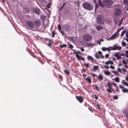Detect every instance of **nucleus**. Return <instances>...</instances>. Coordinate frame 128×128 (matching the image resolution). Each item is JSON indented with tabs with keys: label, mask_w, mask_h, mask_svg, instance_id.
Listing matches in <instances>:
<instances>
[{
	"label": "nucleus",
	"mask_w": 128,
	"mask_h": 128,
	"mask_svg": "<svg viewBox=\"0 0 128 128\" xmlns=\"http://www.w3.org/2000/svg\"><path fill=\"white\" fill-rule=\"evenodd\" d=\"M94 98H95V99L96 100L98 99V97L97 96L96 94H94Z\"/></svg>",
	"instance_id": "obj_47"
},
{
	"label": "nucleus",
	"mask_w": 128,
	"mask_h": 128,
	"mask_svg": "<svg viewBox=\"0 0 128 128\" xmlns=\"http://www.w3.org/2000/svg\"><path fill=\"white\" fill-rule=\"evenodd\" d=\"M94 44L93 43H87L86 46L87 47H90L91 46H94Z\"/></svg>",
	"instance_id": "obj_18"
},
{
	"label": "nucleus",
	"mask_w": 128,
	"mask_h": 128,
	"mask_svg": "<svg viewBox=\"0 0 128 128\" xmlns=\"http://www.w3.org/2000/svg\"><path fill=\"white\" fill-rule=\"evenodd\" d=\"M98 4H96V6H95V11H96V8H98Z\"/></svg>",
	"instance_id": "obj_38"
},
{
	"label": "nucleus",
	"mask_w": 128,
	"mask_h": 128,
	"mask_svg": "<svg viewBox=\"0 0 128 128\" xmlns=\"http://www.w3.org/2000/svg\"><path fill=\"white\" fill-rule=\"evenodd\" d=\"M109 55L108 54H106L105 56V57L106 58H108L109 57Z\"/></svg>",
	"instance_id": "obj_50"
},
{
	"label": "nucleus",
	"mask_w": 128,
	"mask_h": 128,
	"mask_svg": "<svg viewBox=\"0 0 128 128\" xmlns=\"http://www.w3.org/2000/svg\"><path fill=\"white\" fill-rule=\"evenodd\" d=\"M92 36L89 34L84 35L82 36V39L84 41H90L92 40Z\"/></svg>",
	"instance_id": "obj_5"
},
{
	"label": "nucleus",
	"mask_w": 128,
	"mask_h": 128,
	"mask_svg": "<svg viewBox=\"0 0 128 128\" xmlns=\"http://www.w3.org/2000/svg\"><path fill=\"white\" fill-rule=\"evenodd\" d=\"M98 2L101 6H104L107 8H110L111 5L113 4V2L111 0H103L102 4L100 0H98Z\"/></svg>",
	"instance_id": "obj_1"
},
{
	"label": "nucleus",
	"mask_w": 128,
	"mask_h": 128,
	"mask_svg": "<svg viewBox=\"0 0 128 128\" xmlns=\"http://www.w3.org/2000/svg\"><path fill=\"white\" fill-rule=\"evenodd\" d=\"M58 30L60 31H61V26L60 25H58Z\"/></svg>",
	"instance_id": "obj_30"
},
{
	"label": "nucleus",
	"mask_w": 128,
	"mask_h": 128,
	"mask_svg": "<svg viewBox=\"0 0 128 128\" xmlns=\"http://www.w3.org/2000/svg\"><path fill=\"white\" fill-rule=\"evenodd\" d=\"M96 77L98 78L100 80H102L103 79V76L100 75V74L98 76H96Z\"/></svg>",
	"instance_id": "obj_21"
},
{
	"label": "nucleus",
	"mask_w": 128,
	"mask_h": 128,
	"mask_svg": "<svg viewBox=\"0 0 128 128\" xmlns=\"http://www.w3.org/2000/svg\"><path fill=\"white\" fill-rule=\"evenodd\" d=\"M104 73L106 75H109L110 74V72L109 71H104Z\"/></svg>",
	"instance_id": "obj_24"
},
{
	"label": "nucleus",
	"mask_w": 128,
	"mask_h": 128,
	"mask_svg": "<svg viewBox=\"0 0 128 128\" xmlns=\"http://www.w3.org/2000/svg\"><path fill=\"white\" fill-rule=\"evenodd\" d=\"M111 89H108V88H107L106 89L107 91L108 92H109L110 93H111L112 92V91H111Z\"/></svg>",
	"instance_id": "obj_37"
},
{
	"label": "nucleus",
	"mask_w": 128,
	"mask_h": 128,
	"mask_svg": "<svg viewBox=\"0 0 128 128\" xmlns=\"http://www.w3.org/2000/svg\"><path fill=\"white\" fill-rule=\"evenodd\" d=\"M76 97L77 99L80 102L82 103L83 101V99L82 97L76 96Z\"/></svg>",
	"instance_id": "obj_12"
},
{
	"label": "nucleus",
	"mask_w": 128,
	"mask_h": 128,
	"mask_svg": "<svg viewBox=\"0 0 128 128\" xmlns=\"http://www.w3.org/2000/svg\"><path fill=\"white\" fill-rule=\"evenodd\" d=\"M114 63L111 60H108L105 63V64L106 65H109L110 64H113Z\"/></svg>",
	"instance_id": "obj_15"
},
{
	"label": "nucleus",
	"mask_w": 128,
	"mask_h": 128,
	"mask_svg": "<svg viewBox=\"0 0 128 128\" xmlns=\"http://www.w3.org/2000/svg\"><path fill=\"white\" fill-rule=\"evenodd\" d=\"M122 62L124 64H126L127 63V62H126V61L124 60H122Z\"/></svg>",
	"instance_id": "obj_34"
},
{
	"label": "nucleus",
	"mask_w": 128,
	"mask_h": 128,
	"mask_svg": "<svg viewBox=\"0 0 128 128\" xmlns=\"http://www.w3.org/2000/svg\"><path fill=\"white\" fill-rule=\"evenodd\" d=\"M112 84H114V85L116 87L117 86V85L116 84L114 83V82H112Z\"/></svg>",
	"instance_id": "obj_51"
},
{
	"label": "nucleus",
	"mask_w": 128,
	"mask_h": 128,
	"mask_svg": "<svg viewBox=\"0 0 128 128\" xmlns=\"http://www.w3.org/2000/svg\"><path fill=\"white\" fill-rule=\"evenodd\" d=\"M85 79L90 84L91 83V78L90 76H88L87 78H85Z\"/></svg>",
	"instance_id": "obj_14"
},
{
	"label": "nucleus",
	"mask_w": 128,
	"mask_h": 128,
	"mask_svg": "<svg viewBox=\"0 0 128 128\" xmlns=\"http://www.w3.org/2000/svg\"><path fill=\"white\" fill-rule=\"evenodd\" d=\"M122 49V47L118 46L116 44L112 46V50H120Z\"/></svg>",
	"instance_id": "obj_9"
},
{
	"label": "nucleus",
	"mask_w": 128,
	"mask_h": 128,
	"mask_svg": "<svg viewBox=\"0 0 128 128\" xmlns=\"http://www.w3.org/2000/svg\"><path fill=\"white\" fill-rule=\"evenodd\" d=\"M124 54H123V53H122L121 54H120V56H123L124 55Z\"/></svg>",
	"instance_id": "obj_63"
},
{
	"label": "nucleus",
	"mask_w": 128,
	"mask_h": 128,
	"mask_svg": "<svg viewBox=\"0 0 128 128\" xmlns=\"http://www.w3.org/2000/svg\"><path fill=\"white\" fill-rule=\"evenodd\" d=\"M88 59V60L91 59L92 60H94V58L91 56H88L87 57Z\"/></svg>",
	"instance_id": "obj_28"
},
{
	"label": "nucleus",
	"mask_w": 128,
	"mask_h": 128,
	"mask_svg": "<svg viewBox=\"0 0 128 128\" xmlns=\"http://www.w3.org/2000/svg\"><path fill=\"white\" fill-rule=\"evenodd\" d=\"M69 38L70 40H71L73 41V38L72 37H69Z\"/></svg>",
	"instance_id": "obj_45"
},
{
	"label": "nucleus",
	"mask_w": 128,
	"mask_h": 128,
	"mask_svg": "<svg viewBox=\"0 0 128 128\" xmlns=\"http://www.w3.org/2000/svg\"><path fill=\"white\" fill-rule=\"evenodd\" d=\"M60 48H66V44H64L62 45H60Z\"/></svg>",
	"instance_id": "obj_27"
},
{
	"label": "nucleus",
	"mask_w": 128,
	"mask_h": 128,
	"mask_svg": "<svg viewBox=\"0 0 128 128\" xmlns=\"http://www.w3.org/2000/svg\"><path fill=\"white\" fill-rule=\"evenodd\" d=\"M96 28L98 30H102L103 28L102 26L98 25L96 26Z\"/></svg>",
	"instance_id": "obj_19"
},
{
	"label": "nucleus",
	"mask_w": 128,
	"mask_h": 128,
	"mask_svg": "<svg viewBox=\"0 0 128 128\" xmlns=\"http://www.w3.org/2000/svg\"><path fill=\"white\" fill-rule=\"evenodd\" d=\"M114 56L115 57H116L118 60L120 59L121 58L120 56V52H116L114 54Z\"/></svg>",
	"instance_id": "obj_13"
},
{
	"label": "nucleus",
	"mask_w": 128,
	"mask_h": 128,
	"mask_svg": "<svg viewBox=\"0 0 128 128\" xmlns=\"http://www.w3.org/2000/svg\"><path fill=\"white\" fill-rule=\"evenodd\" d=\"M98 54L99 55L98 56L97 54H95L94 56L96 58L98 59L99 58H104V56L102 55V52L100 51H99L98 52Z\"/></svg>",
	"instance_id": "obj_8"
},
{
	"label": "nucleus",
	"mask_w": 128,
	"mask_h": 128,
	"mask_svg": "<svg viewBox=\"0 0 128 128\" xmlns=\"http://www.w3.org/2000/svg\"><path fill=\"white\" fill-rule=\"evenodd\" d=\"M52 37H54V36L55 35V34H54V32H52Z\"/></svg>",
	"instance_id": "obj_57"
},
{
	"label": "nucleus",
	"mask_w": 128,
	"mask_h": 128,
	"mask_svg": "<svg viewBox=\"0 0 128 128\" xmlns=\"http://www.w3.org/2000/svg\"><path fill=\"white\" fill-rule=\"evenodd\" d=\"M127 2V0H124L123 3L126 4Z\"/></svg>",
	"instance_id": "obj_55"
},
{
	"label": "nucleus",
	"mask_w": 128,
	"mask_h": 128,
	"mask_svg": "<svg viewBox=\"0 0 128 128\" xmlns=\"http://www.w3.org/2000/svg\"><path fill=\"white\" fill-rule=\"evenodd\" d=\"M95 88H96V90L98 91H99V89L98 87V86H96Z\"/></svg>",
	"instance_id": "obj_48"
},
{
	"label": "nucleus",
	"mask_w": 128,
	"mask_h": 128,
	"mask_svg": "<svg viewBox=\"0 0 128 128\" xmlns=\"http://www.w3.org/2000/svg\"><path fill=\"white\" fill-rule=\"evenodd\" d=\"M102 50L103 51H105L106 50V48L104 47L102 48Z\"/></svg>",
	"instance_id": "obj_36"
},
{
	"label": "nucleus",
	"mask_w": 128,
	"mask_h": 128,
	"mask_svg": "<svg viewBox=\"0 0 128 128\" xmlns=\"http://www.w3.org/2000/svg\"><path fill=\"white\" fill-rule=\"evenodd\" d=\"M35 24H36L38 26H39L40 24V21L39 20H37L35 22Z\"/></svg>",
	"instance_id": "obj_23"
},
{
	"label": "nucleus",
	"mask_w": 128,
	"mask_h": 128,
	"mask_svg": "<svg viewBox=\"0 0 128 128\" xmlns=\"http://www.w3.org/2000/svg\"><path fill=\"white\" fill-rule=\"evenodd\" d=\"M112 72L116 75H118L119 74L115 70H112Z\"/></svg>",
	"instance_id": "obj_25"
},
{
	"label": "nucleus",
	"mask_w": 128,
	"mask_h": 128,
	"mask_svg": "<svg viewBox=\"0 0 128 128\" xmlns=\"http://www.w3.org/2000/svg\"><path fill=\"white\" fill-rule=\"evenodd\" d=\"M108 87L110 88V89H112V88L110 84L109 83H108Z\"/></svg>",
	"instance_id": "obj_40"
},
{
	"label": "nucleus",
	"mask_w": 128,
	"mask_h": 128,
	"mask_svg": "<svg viewBox=\"0 0 128 128\" xmlns=\"http://www.w3.org/2000/svg\"><path fill=\"white\" fill-rule=\"evenodd\" d=\"M97 21L98 23L101 24H103L104 22V17L101 15H99L98 16Z\"/></svg>",
	"instance_id": "obj_3"
},
{
	"label": "nucleus",
	"mask_w": 128,
	"mask_h": 128,
	"mask_svg": "<svg viewBox=\"0 0 128 128\" xmlns=\"http://www.w3.org/2000/svg\"><path fill=\"white\" fill-rule=\"evenodd\" d=\"M122 83L124 85L127 86L128 87V83L126 82L125 80H122Z\"/></svg>",
	"instance_id": "obj_17"
},
{
	"label": "nucleus",
	"mask_w": 128,
	"mask_h": 128,
	"mask_svg": "<svg viewBox=\"0 0 128 128\" xmlns=\"http://www.w3.org/2000/svg\"><path fill=\"white\" fill-rule=\"evenodd\" d=\"M118 96H115L114 97V99H118Z\"/></svg>",
	"instance_id": "obj_43"
},
{
	"label": "nucleus",
	"mask_w": 128,
	"mask_h": 128,
	"mask_svg": "<svg viewBox=\"0 0 128 128\" xmlns=\"http://www.w3.org/2000/svg\"><path fill=\"white\" fill-rule=\"evenodd\" d=\"M126 80L127 81H128V76H127L126 77Z\"/></svg>",
	"instance_id": "obj_56"
},
{
	"label": "nucleus",
	"mask_w": 128,
	"mask_h": 128,
	"mask_svg": "<svg viewBox=\"0 0 128 128\" xmlns=\"http://www.w3.org/2000/svg\"><path fill=\"white\" fill-rule=\"evenodd\" d=\"M126 41L128 42V38H126Z\"/></svg>",
	"instance_id": "obj_64"
},
{
	"label": "nucleus",
	"mask_w": 128,
	"mask_h": 128,
	"mask_svg": "<svg viewBox=\"0 0 128 128\" xmlns=\"http://www.w3.org/2000/svg\"><path fill=\"white\" fill-rule=\"evenodd\" d=\"M126 43L122 41V46H124L126 45Z\"/></svg>",
	"instance_id": "obj_31"
},
{
	"label": "nucleus",
	"mask_w": 128,
	"mask_h": 128,
	"mask_svg": "<svg viewBox=\"0 0 128 128\" xmlns=\"http://www.w3.org/2000/svg\"><path fill=\"white\" fill-rule=\"evenodd\" d=\"M112 80L115 81L117 82H120V79L118 77H117L113 79Z\"/></svg>",
	"instance_id": "obj_16"
},
{
	"label": "nucleus",
	"mask_w": 128,
	"mask_h": 128,
	"mask_svg": "<svg viewBox=\"0 0 128 128\" xmlns=\"http://www.w3.org/2000/svg\"><path fill=\"white\" fill-rule=\"evenodd\" d=\"M120 29H118L117 30V32H116V33H117L118 34V32H120Z\"/></svg>",
	"instance_id": "obj_58"
},
{
	"label": "nucleus",
	"mask_w": 128,
	"mask_h": 128,
	"mask_svg": "<svg viewBox=\"0 0 128 128\" xmlns=\"http://www.w3.org/2000/svg\"><path fill=\"white\" fill-rule=\"evenodd\" d=\"M74 53L75 54L78 60H80L83 61L84 60V58L82 57L80 55L82 53L79 51H75L74 52Z\"/></svg>",
	"instance_id": "obj_6"
},
{
	"label": "nucleus",
	"mask_w": 128,
	"mask_h": 128,
	"mask_svg": "<svg viewBox=\"0 0 128 128\" xmlns=\"http://www.w3.org/2000/svg\"><path fill=\"white\" fill-rule=\"evenodd\" d=\"M84 64L85 65V66L86 67L88 68L89 67V66L88 64L85 63Z\"/></svg>",
	"instance_id": "obj_41"
},
{
	"label": "nucleus",
	"mask_w": 128,
	"mask_h": 128,
	"mask_svg": "<svg viewBox=\"0 0 128 128\" xmlns=\"http://www.w3.org/2000/svg\"><path fill=\"white\" fill-rule=\"evenodd\" d=\"M51 5V3H49L47 4V8H46V9L49 12V11L48 9V8H50Z\"/></svg>",
	"instance_id": "obj_22"
},
{
	"label": "nucleus",
	"mask_w": 128,
	"mask_h": 128,
	"mask_svg": "<svg viewBox=\"0 0 128 128\" xmlns=\"http://www.w3.org/2000/svg\"><path fill=\"white\" fill-rule=\"evenodd\" d=\"M118 34L116 32H115L114 33L112 36H111L108 39V40H114L118 36Z\"/></svg>",
	"instance_id": "obj_10"
},
{
	"label": "nucleus",
	"mask_w": 128,
	"mask_h": 128,
	"mask_svg": "<svg viewBox=\"0 0 128 128\" xmlns=\"http://www.w3.org/2000/svg\"><path fill=\"white\" fill-rule=\"evenodd\" d=\"M82 6L85 9L89 10H92L93 9V6L91 5L90 3L87 2L84 3L82 4Z\"/></svg>",
	"instance_id": "obj_2"
},
{
	"label": "nucleus",
	"mask_w": 128,
	"mask_h": 128,
	"mask_svg": "<svg viewBox=\"0 0 128 128\" xmlns=\"http://www.w3.org/2000/svg\"><path fill=\"white\" fill-rule=\"evenodd\" d=\"M104 67L106 68V69H108L109 68V66H107V65H105L104 66Z\"/></svg>",
	"instance_id": "obj_44"
},
{
	"label": "nucleus",
	"mask_w": 128,
	"mask_h": 128,
	"mask_svg": "<svg viewBox=\"0 0 128 128\" xmlns=\"http://www.w3.org/2000/svg\"><path fill=\"white\" fill-rule=\"evenodd\" d=\"M122 12V10L121 9L118 8L114 10V14L115 16L118 17L121 15Z\"/></svg>",
	"instance_id": "obj_4"
},
{
	"label": "nucleus",
	"mask_w": 128,
	"mask_h": 128,
	"mask_svg": "<svg viewBox=\"0 0 128 128\" xmlns=\"http://www.w3.org/2000/svg\"><path fill=\"white\" fill-rule=\"evenodd\" d=\"M25 24L26 26L30 28H32L34 27V24L30 20H27L26 21Z\"/></svg>",
	"instance_id": "obj_7"
},
{
	"label": "nucleus",
	"mask_w": 128,
	"mask_h": 128,
	"mask_svg": "<svg viewBox=\"0 0 128 128\" xmlns=\"http://www.w3.org/2000/svg\"><path fill=\"white\" fill-rule=\"evenodd\" d=\"M80 48L81 50L82 51V52H83V51H84V49L83 48Z\"/></svg>",
	"instance_id": "obj_54"
},
{
	"label": "nucleus",
	"mask_w": 128,
	"mask_h": 128,
	"mask_svg": "<svg viewBox=\"0 0 128 128\" xmlns=\"http://www.w3.org/2000/svg\"><path fill=\"white\" fill-rule=\"evenodd\" d=\"M126 37H128V32H126Z\"/></svg>",
	"instance_id": "obj_52"
},
{
	"label": "nucleus",
	"mask_w": 128,
	"mask_h": 128,
	"mask_svg": "<svg viewBox=\"0 0 128 128\" xmlns=\"http://www.w3.org/2000/svg\"><path fill=\"white\" fill-rule=\"evenodd\" d=\"M112 60L114 61L116 60V58H113L112 59Z\"/></svg>",
	"instance_id": "obj_61"
},
{
	"label": "nucleus",
	"mask_w": 128,
	"mask_h": 128,
	"mask_svg": "<svg viewBox=\"0 0 128 128\" xmlns=\"http://www.w3.org/2000/svg\"><path fill=\"white\" fill-rule=\"evenodd\" d=\"M125 53L126 54L125 56L126 57L128 58V50H126L125 51Z\"/></svg>",
	"instance_id": "obj_32"
},
{
	"label": "nucleus",
	"mask_w": 128,
	"mask_h": 128,
	"mask_svg": "<svg viewBox=\"0 0 128 128\" xmlns=\"http://www.w3.org/2000/svg\"><path fill=\"white\" fill-rule=\"evenodd\" d=\"M110 68L112 69H115V67L111 65L110 66Z\"/></svg>",
	"instance_id": "obj_39"
},
{
	"label": "nucleus",
	"mask_w": 128,
	"mask_h": 128,
	"mask_svg": "<svg viewBox=\"0 0 128 128\" xmlns=\"http://www.w3.org/2000/svg\"><path fill=\"white\" fill-rule=\"evenodd\" d=\"M69 47H70V48H73V46L71 44H70L69 45Z\"/></svg>",
	"instance_id": "obj_53"
},
{
	"label": "nucleus",
	"mask_w": 128,
	"mask_h": 128,
	"mask_svg": "<svg viewBox=\"0 0 128 128\" xmlns=\"http://www.w3.org/2000/svg\"><path fill=\"white\" fill-rule=\"evenodd\" d=\"M34 12L37 14H39L40 13V10L39 9H37L34 10Z\"/></svg>",
	"instance_id": "obj_20"
},
{
	"label": "nucleus",
	"mask_w": 128,
	"mask_h": 128,
	"mask_svg": "<svg viewBox=\"0 0 128 128\" xmlns=\"http://www.w3.org/2000/svg\"><path fill=\"white\" fill-rule=\"evenodd\" d=\"M97 42H98L99 45H100L101 44L100 42V41H97Z\"/></svg>",
	"instance_id": "obj_62"
},
{
	"label": "nucleus",
	"mask_w": 128,
	"mask_h": 128,
	"mask_svg": "<svg viewBox=\"0 0 128 128\" xmlns=\"http://www.w3.org/2000/svg\"><path fill=\"white\" fill-rule=\"evenodd\" d=\"M44 18V16L43 15H41L40 16V18L42 20H43V18Z\"/></svg>",
	"instance_id": "obj_46"
},
{
	"label": "nucleus",
	"mask_w": 128,
	"mask_h": 128,
	"mask_svg": "<svg viewBox=\"0 0 128 128\" xmlns=\"http://www.w3.org/2000/svg\"><path fill=\"white\" fill-rule=\"evenodd\" d=\"M122 69H121L119 68H118L117 69V71L119 72L120 73H122Z\"/></svg>",
	"instance_id": "obj_35"
},
{
	"label": "nucleus",
	"mask_w": 128,
	"mask_h": 128,
	"mask_svg": "<svg viewBox=\"0 0 128 128\" xmlns=\"http://www.w3.org/2000/svg\"><path fill=\"white\" fill-rule=\"evenodd\" d=\"M60 32L62 33V35H64V33L61 30L60 31Z\"/></svg>",
	"instance_id": "obj_59"
},
{
	"label": "nucleus",
	"mask_w": 128,
	"mask_h": 128,
	"mask_svg": "<svg viewBox=\"0 0 128 128\" xmlns=\"http://www.w3.org/2000/svg\"><path fill=\"white\" fill-rule=\"evenodd\" d=\"M122 70L124 72H126V70L124 68H122Z\"/></svg>",
	"instance_id": "obj_49"
},
{
	"label": "nucleus",
	"mask_w": 128,
	"mask_h": 128,
	"mask_svg": "<svg viewBox=\"0 0 128 128\" xmlns=\"http://www.w3.org/2000/svg\"><path fill=\"white\" fill-rule=\"evenodd\" d=\"M98 68V66H94L93 68L95 70H97Z\"/></svg>",
	"instance_id": "obj_29"
},
{
	"label": "nucleus",
	"mask_w": 128,
	"mask_h": 128,
	"mask_svg": "<svg viewBox=\"0 0 128 128\" xmlns=\"http://www.w3.org/2000/svg\"><path fill=\"white\" fill-rule=\"evenodd\" d=\"M125 31H123L122 32V33L121 34V36H122L124 35V34L125 33Z\"/></svg>",
	"instance_id": "obj_33"
},
{
	"label": "nucleus",
	"mask_w": 128,
	"mask_h": 128,
	"mask_svg": "<svg viewBox=\"0 0 128 128\" xmlns=\"http://www.w3.org/2000/svg\"><path fill=\"white\" fill-rule=\"evenodd\" d=\"M92 76H94V77L95 76H97L96 74H92Z\"/></svg>",
	"instance_id": "obj_60"
},
{
	"label": "nucleus",
	"mask_w": 128,
	"mask_h": 128,
	"mask_svg": "<svg viewBox=\"0 0 128 128\" xmlns=\"http://www.w3.org/2000/svg\"><path fill=\"white\" fill-rule=\"evenodd\" d=\"M112 47L110 46L109 47L106 48V50L109 51H110L111 50H112Z\"/></svg>",
	"instance_id": "obj_26"
},
{
	"label": "nucleus",
	"mask_w": 128,
	"mask_h": 128,
	"mask_svg": "<svg viewBox=\"0 0 128 128\" xmlns=\"http://www.w3.org/2000/svg\"><path fill=\"white\" fill-rule=\"evenodd\" d=\"M119 87L122 90L123 92H128V90L127 89L125 88L124 87L120 85H119Z\"/></svg>",
	"instance_id": "obj_11"
},
{
	"label": "nucleus",
	"mask_w": 128,
	"mask_h": 128,
	"mask_svg": "<svg viewBox=\"0 0 128 128\" xmlns=\"http://www.w3.org/2000/svg\"><path fill=\"white\" fill-rule=\"evenodd\" d=\"M64 72L67 74H69V72L68 71L65 70H64Z\"/></svg>",
	"instance_id": "obj_42"
}]
</instances>
